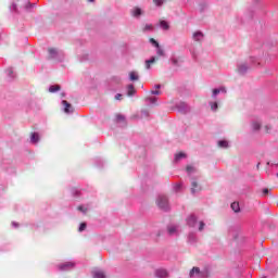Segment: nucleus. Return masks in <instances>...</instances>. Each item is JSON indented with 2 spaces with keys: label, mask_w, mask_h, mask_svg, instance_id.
I'll return each mask as SVG.
<instances>
[{
  "label": "nucleus",
  "mask_w": 278,
  "mask_h": 278,
  "mask_svg": "<svg viewBox=\"0 0 278 278\" xmlns=\"http://www.w3.org/2000/svg\"><path fill=\"white\" fill-rule=\"evenodd\" d=\"M155 276L157 278H166V277H168V271H166V269H156Z\"/></svg>",
  "instance_id": "obj_14"
},
{
  "label": "nucleus",
  "mask_w": 278,
  "mask_h": 278,
  "mask_svg": "<svg viewBox=\"0 0 278 278\" xmlns=\"http://www.w3.org/2000/svg\"><path fill=\"white\" fill-rule=\"evenodd\" d=\"M205 8H207V4H201V12H203L205 10Z\"/></svg>",
  "instance_id": "obj_48"
},
{
  "label": "nucleus",
  "mask_w": 278,
  "mask_h": 278,
  "mask_svg": "<svg viewBox=\"0 0 278 278\" xmlns=\"http://www.w3.org/2000/svg\"><path fill=\"white\" fill-rule=\"evenodd\" d=\"M176 108H177L178 112H180L181 114H188V112H190V106H188V104L186 102L177 103Z\"/></svg>",
  "instance_id": "obj_5"
},
{
  "label": "nucleus",
  "mask_w": 278,
  "mask_h": 278,
  "mask_svg": "<svg viewBox=\"0 0 278 278\" xmlns=\"http://www.w3.org/2000/svg\"><path fill=\"white\" fill-rule=\"evenodd\" d=\"M187 225H188V227H197V216L190 215L187 218Z\"/></svg>",
  "instance_id": "obj_12"
},
{
  "label": "nucleus",
  "mask_w": 278,
  "mask_h": 278,
  "mask_svg": "<svg viewBox=\"0 0 278 278\" xmlns=\"http://www.w3.org/2000/svg\"><path fill=\"white\" fill-rule=\"evenodd\" d=\"M218 94H227V89L225 87H219V88H215L213 89V93H212V97L214 99H216V97Z\"/></svg>",
  "instance_id": "obj_8"
},
{
  "label": "nucleus",
  "mask_w": 278,
  "mask_h": 278,
  "mask_svg": "<svg viewBox=\"0 0 278 278\" xmlns=\"http://www.w3.org/2000/svg\"><path fill=\"white\" fill-rule=\"evenodd\" d=\"M204 227H205V223L200 222V223H199V231H201L202 229H204Z\"/></svg>",
  "instance_id": "obj_43"
},
{
  "label": "nucleus",
  "mask_w": 278,
  "mask_h": 278,
  "mask_svg": "<svg viewBox=\"0 0 278 278\" xmlns=\"http://www.w3.org/2000/svg\"><path fill=\"white\" fill-rule=\"evenodd\" d=\"M62 105L64 108L65 114H73L74 109H73V104L72 103H68V101L63 100L62 101Z\"/></svg>",
  "instance_id": "obj_7"
},
{
  "label": "nucleus",
  "mask_w": 278,
  "mask_h": 278,
  "mask_svg": "<svg viewBox=\"0 0 278 278\" xmlns=\"http://www.w3.org/2000/svg\"><path fill=\"white\" fill-rule=\"evenodd\" d=\"M203 37H204L203 33L200 30L193 33V36H192L194 42H201L203 40Z\"/></svg>",
  "instance_id": "obj_13"
},
{
  "label": "nucleus",
  "mask_w": 278,
  "mask_h": 278,
  "mask_svg": "<svg viewBox=\"0 0 278 278\" xmlns=\"http://www.w3.org/2000/svg\"><path fill=\"white\" fill-rule=\"evenodd\" d=\"M191 186H192L191 187L192 194H197V192H199V190H201V187L194 180H192Z\"/></svg>",
  "instance_id": "obj_17"
},
{
  "label": "nucleus",
  "mask_w": 278,
  "mask_h": 278,
  "mask_svg": "<svg viewBox=\"0 0 278 278\" xmlns=\"http://www.w3.org/2000/svg\"><path fill=\"white\" fill-rule=\"evenodd\" d=\"M12 226H13V227H18V223L13 222V223H12Z\"/></svg>",
  "instance_id": "obj_49"
},
{
  "label": "nucleus",
  "mask_w": 278,
  "mask_h": 278,
  "mask_svg": "<svg viewBox=\"0 0 278 278\" xmlns=\"http://www.w3.org/2000/svg\"><path fill=\"white\" fill-rule=\"evenodd\" d=\"M115 99H116V101H121V100L123 99V94L117 93V94L115 96Z\"/></svg>",
  "instance_id": "obj_45"
},
{
  "label": "nucleus",
  "mask_w": 278,
  "mask_h": 278,
  "mask_svg": "<svg viewBox=\"0 0 278 278\" xmlns=\"http://www.w3.org/2000/svg\"><path fill=\"white\" fill-rule=\"evenodd\" d=\"M190 53H191L193 60H197V52H194V50H190Z\"/></svg>",
  "instance_id": "obj_46"
},
{
  "label": "nucleus",
  "mask_w": 278,
  "mask_h": 278,
  "mask_svg": "<svg viewBox=\"0 0 278 278\" xmlns=\"http://www.w3.org/2000/svg\"><path fill=\"white\" fill-rule=\"evenodd\" d=\"M155 5H157V8L164 5V0H153Z\"/></svg>",
  "instance_id": "obj_39"
},
{
  "label": "nucleus",
  "mask_w": 278,
  "mask_h": 278,
  "mask_svg": "<svg viewBox=\"0 0 278 278\" xmlns=\"http://www.w3.org/2000/svg\"><path fill=\"white\" fill-rule=\"evenodd\" d=\"M154 88H155V89H152V90H151V94H154V96H160V94H162V91H160V88H162V85H155Z\"/></svg>",
  "instance_id": "obj_23"
},
{
  "label": "nucleus",
  "mask_w": 278,
  "mask_h": 278,
  "mask_svg": "<svg viewBox=\"0 0 278 278\" xmlns=\"http://www.w3.org/2000/svg\"><path fill=\"white\" fill-rule=\"evenodd\" d=\"M59 270H73L75 268V263L73 262H66L62 263L58 266Z\"/></svg>",
  "instance_id": "obj_6"
},
{
  "label": "nucleus",
  "mask_w": 278,
  "mask_h": 278,
  "mask_svg": "<svg viewBox=\"0 0 278 278\" xmlns=\"http://www.w3.org/2000/svg\"><path fill=\"white\" fill-rule=\"evenodd\" d=\"M141 116H142L143 118H148V116H149V111L143 110V111L141 112Z\"/></svg>",
  "instance_id": "obj_41"
},
{
  "label": "nucleus",
  "mask_w": 278,
  "mask_h": 278,
  "mask_svg": "<svg viewBox=\"0 0 278 278\" xmlns=\"http://www.w3.org/2000/svg\"><path fill=\"white\" fill-rule=\"evenodd\" d=\"M129 79H130V81H138V79H139L138 73L130 72Z\"/></svg>",
  "instance_id": "obj_29"
},
{
  "label": "nucleus",
  "mask_w": 278,
  "mask_h": 278,
  "mask_svg": "<svg viewBox=\"0 0 278 278\" xmlns=\"http://www.w3.org/2000/svg\"><path fill=\"white\" fill-rule=\"evenodd\" d=\"M127 94L128 97H134V94H136V88L134 87V85L127 86Z\"/></svg>",
  "instance_id": "obj_20"
},
{
  "label": "nucleus",
  "mask_w": 278,
  "mask_h": 278,
  "mask_svg": "<svg viewBox=\"0 0 278 278\" xmlns=\"http://www.w3.org/2000/svg\"><path fill=\"white\" fill-rule=\"evenodd\" d=\"M116 121H117V123H125V116L122 115V114H118V115L116 116Z\"/></svg>",
  "instance_id": "obj_36"
},
{
  "label": "nucleus",
  "mask_w": 278,
  "mask_h": 278,
  "mask_svg": "<svg viewBox=\"0 0 278 278\" xmlns=\"http://www.w3.org/2000/svg\"><path fill=\"white\" fill-rule=\"evenodd\" d=\"M187 174L189 175V177H192L193 175H195V177H199V170L195 169V167L192 165L187 166Z\"/></svg>",
  "instance_id": "obj_11"
},
{
  "label": "nucleus",
  "mask_w": 278,
  "mask_h": 278,
  "mask_svg": "<svg viewBox=\"0 0 278 278\" xmlns=\"http://www.w3.org/2000/svg\"><path fill=\"white\" fill-rule=\"evenodd\" d=\"M78 212H81V214H88V212H90V204L78 206Z\"/></svg>",
  "instance_id": "obj_18"
},
{
  "label": "nucleus",
  "mask_w": 278,
  "mask_h": 278,
  "mask_svg": "<svg viewBox=\"0 0 278 278\" xmlns=\"http://www.w3.org/2000/svg\"><path fill=\"white\" fill-rule=\"evenodd\" d=\"M33 5H34V4L28 3V4L26 5L27 10H29V8H31Z\"/></svg>",
  "instance_id": "obj_51"
},
{
  "label": "nucleus",
  "mask_w": 278,
  "mask_h": 278,
  "mask_svg": "<svg viewBox=\"0 0 278 278\" xmlns=\"http://www.w3.org/2000/svg\"><path fill=\"white\" fill-rule=\"evenodd\" d=\"M7 75L8 77H10L11 79H14V77H16V74L14 73V70L12 67H9L7 70Z\"/></svg>",
  "instance_id": "obj_28"
},
{
  "label": "nucleus",
  "mask_w": 278,
  "mask_h": 278,
  "mask_svg": "<svg viewBox=\"0 0 278 278\" xmlns=\"http://www.w3.org/2000/svg\"><path fill=\"white\" fill-rule=\"evenodd\" d=\"M156 54L160 56V58H164V55H166V53L164 52V49H162V47H156Z\"/></svg>",
  "instance_id": "obj_32"
},
{
  "label": "nucleus",
  "mask_w": 278,
  "mask_h": 278,
  "mask_svg": "<svg viewBox=\"0 0 278 278\" xmlns=\"http://www.w3.org/2000/svg\"><path fill=\"white\" fill-rule=\"evenodd\" d=\"M182 189H184V185H181V184H176L174 186L175 192H181Z\"/></svg>",
  "instance_id": "obj_35"
},
{
  "label": "nucleus",
  "mask_w": 278,
  "mask_h": 278,
  "mask_svg": "<svg viewBox=\"0 0 278 278\" xmlns=\"http://www.w3.org/2000/svg\"><path fill=\"white\" fill-rule=\"evenodd\" d=\"M267 194H268V189H263V197H267Z\"/></svg>",
  "instance_id": "obj_47"
},
{
  "label": "nucleus",
  "mask_w": 278,
  "mask_h": 278,
  "mask_svg": "<svg viewBox=\"0 0 278 278\" xmlns=\"http://www.w3.org/2000/svg\"><path fill=\"white\" fill-rule=\"evenodd\" d=\"M211 110L216 112L218 110V102H210Z\"/></svg>",
  "instance_id": "obj_34"
},
{
  "label": "nucleus",
  "mask_w": 278,
  "mask_h": 278,
  "mask_svg": "<svg viewBox=\"0 0 278 278\" xmlns=\"http://www.w3.org/2000/svg\"><path fill=\"white\" fill-rule=\"evenodd\" d=\"M130 14L134 16V18H140V16H142V9L135 7L131 9Z\"/></svg>",
  "instance_id": "obj_10"
},
{
  "label": "nucleus",
  "mask_w": 278,
  "mask_h": 278,
  "mask_svg": "<svg viewBox=\"0 0 278 278\" xmlns=\"http://www.w3.org/2000/svg\"><path fill=\"white\" fill-rule=\"evenodd\" d=\"M150 42L153 47H155L157 49V47H160V43L157 42V40H155L154 38L150 39Z\"/></svg>",
  "instance_id": "obj_38"
},
{
  "label": "nucleus",
  "mask_w": 278,
  "mask_h": 278,
  "mask_svg": "<svg viewBox=\"0 0 278 278\" xmlns=\"http://www.w3.org/2000/svg\"><path fill=\"white\" fill-rule=\"evenodd\" d=\"M218 147H220V149H227L229 147V141H227V140H219L218 141Z\"/></svg>",
  "instance_id": "obj_27"
},
{
  "label": "nucleus",
  "mask_w": 278,
  "mask_h": 278,
  "mask_svg": "<svg viewBox=\"0 0 278 278\" xmlns=\"http://www.w3.org/2000/svg\"><path fill=\"white\" fill-rule=\"evenodd\" d=\"M77 194H79V191H76L75 197H77Z\"/></svg>",
  "instance_id": "obj_53"
},
{
  "label": "nucleus",
  "mask_w": 278,
  "mask_h": 278,
  "mask_svg": "<svg viewBox=\"0 0 278 278\" xmlns=\"http://www.w3.org/2000/svg\"><path fill=\"white\" fill-rule=\"evenodd\" d=\"M146 105H155L157 103V98L156 97H148L144 99Z\"/></svg>",
  "instance_id": "obj_15"
},
{
  "label": "nucleus",
  "mask_w": 278,
  "mask_h": 278,
  "mask_svg": "<svg viewBox=\"0 0 278 278\" xmlns=\"http://www.w3.org/2000/svg\"><path fill=\"white\" fill-rule=\"evenodd\" d=\"M38 140H40V136L38 135V132H34L30 137V142L33 144H37Z\"/></svg>",
  "instance_id": "obj_24"
},
{
  "label": "nucleus",
  "mask_w": 278,
  "mask_h": 278,
  "mask_svg": "<svg viewBox=\"0 0 278 278\" xmlns=\"http://www.w3.org/2000/svg\"><path fill=\"white\" fill-rule=\"evenodd\" d=\"M89 1V3H94V0H88Z\"/></svg>",
  "instance_id": "obj_52"
},
{
  "label": "nucleus",
  "mask_w": 278,
  "mask_h": 278,
  "mask_svg": "<svg viewBox=\"0 0 278 278\" xmlns=\"http://www.w3.org/2000/svg\"><path fill=\"white\" fill-rule=\"evenodd\" d=\"M186 159V153L179 152L175 155L174 162H181V160Z\"/></svg>",
  "instance_id": "obj_21"
},
{
  "label": "nucleus",
  "mask_w": 278,
  "mask_h": 278,
  "mask_svg": "<svg viewBox=\"0 0 278 278\" xmlns=\"http://www.w3.org/2000/svg\"><path fill=\"white\" fill-rule=\"evenodd\" d=\"M48 51H49V55H50L51 60H59V62H62V60L64 58L63 51H59L55 48H50Z\"/></svg>",
  "instance_id": "obj_2"
},
{
  "label": "nucleus",
  "mask_w": 278,
  "mask_h": 278,
  "mask_svg": "<svg viewBox=\"0 0 278 278\" xmlns=\"http://www.w3.org/2000/svg\"><path fill=\"white\" fill-rule=\"evenodd\" d=\"M237 71L240 75H244L249 71V63L247 62H239L237 64Z\"/></svg>",
  "instance_id": "obj_4"
},
{
  "label": "nucleus",
  "mask_w": 278,
  "mask_h": 278,
  "mask_svg": "<svg viewBox=\"0 0 278 278\" xmlns=\"http://www.w3.org/2000/svg\"><path fill=\"white\" fill-rule=\"evenodd\" d=\"M92 277L93 278H105V273H103V270H100V269H94L92 271Z\"/></svg>",
  "instance_id": "obj_16"
},
{
  "label": "nucleus",
  "mask_w": 278,
  "mask_h": 278,
  "mask_svg": "<svg viewBox=\"0 0 278 278\" xmlns=\"http://www.w3.org/2000/svg\"><path fill=\"white\" fill-rule=\"evenodd\" d=\"M252 127H253L254 131H260V128L262 127V123H260V121H254L252 123Z\"/></svg>",
  "instance_id": "obj_26"
},
{
  "label": "nucleus",
  "mask_w": 278,
  "mask_h": 278,
  "mask_svg": "<svg viewBox=\"0 0 278 278\" xmlns=\"http://www.w3.org/2000/svg\"><path fill=\"white\" fill-rule=\"evenodd\" d=\"M233 236V238H237L235 235H232Z\"/></svg>",
  "instance_id": "obj_54"
},
{
  "label": "nucleus",
  "mask_w": 278,
  "mask_h": 278,
  "mask_svg": "<svg viewBox=\"0 0 278 278\" xmlns=\"http://www.w3.org/2000/svg\"><path fill=\"white\" fill-rule=\"evenodd\" d=\"M86 227H87L86 223H81L79 228H78V231H85Z\"/></svg>",
  "instance_id": "obj_40"
},
{
  "label": "nucleus",
  "mask_w": 278,
  "mask_h": 278,
  "mask_svg": "<svg viewBox=\"0 0 278 278\" xmlns=\"http://www.w3.org/2000/svg\"><path fill=\"white\" fill-rule=\"evenodd\" d=\"M250 62L252 66H260V64H262V60L255 56L250 58Z\"/></svg>",
  "instance_id": "obj_19"
},
{
  "label": "nucleus",
  "mask_w": 278,
  "mask_h": 278,
  "mask_svg": "<svg viewBox=\"0 0 278 278\" xmlns=\"http://www.w3.org/2000/svg\"><path fill=\"white\" fill-rule=\"evenodd\" d=\"M160 27H161L162 29H164L165 31L168 30V29H170V26L168 25V22H166V21H161V22H160Z\"/></svg>",
  "instance_id": "obj_25"
},
{
  "label": "nucleus",
  "mask_w": 278,
  "mask_h": 278,
  "mask_svg": "<svg viewBox=\"0 0 278 278\" xmlns=\"http://www.w3.org/2000/svg\"><path fill=\"white\" fill-rule=\"evenodd\" d=\"M60 90V85H51L49 87V92H58Z\"/></svg>",
  "instance_id": "obj_33"
},
{
  "label": "nucleus",
  "mask_w": 278,
  "mask_h": 278,
  "mask_svg": "<svg viewBox=\"0 0 278 278\" xmlns=\"http://www.w3.org/2000/svg\"><path fill=\"white\" fill-rule=\"evenodd\" d=\"M190 277L191 278H206L207 277V271H201V269H199V267H193L190 270Z\"/></svg>",
  "instance_id": "obj_3"
},
{
  "label": "nucleus",
  "mask_w": 278,
  "mask_h": 278,
  "mask_svg": "<svg viewBox=\"0 0 278 278\" xmlns=\"http://www.w3.org/2000/svg\"><path fill=\"white\" fill-rule=\"evenodd\" d=\"M188 240L190 244H194V242H197V235L193 232L189 233Z\"/></svg>",
  "instance_id": "obj_30"
},
{
  "label": "nucleus",
  "mask_w": 278,
  "mask_h": 278,
  "mask_svg": "<svg viewBox=\"0 0 278 278\" xmlns=\"http://www.w3.org/2000/svg\"><path fill=\"white\" fill-rule=\"evenodd\" d=\"M143 31H153V25L147 24L143 28Z\"/></svg>",
  "instance_id": "obj_37"
},
{
  "label": "nucleus",
  "mask_w": 278,
  "mask_h": 278,
  "mask_svg": "<svg viewBox=\"0 0 278 278\" xmlns=\"http://www.w3.org/2000/svg\"><path fill=\"white\" fill-rule=\"evenodd\" d=\"M172 63L176 65L177 64V59H172Z\"/></svg>",
  "instance_id": "obj_50"
},
{
  "label": "nucleus",
  "mask_w": 278,
  "mask_h": 278,
  "mask_svg": "<svg viewBox=\"0 0 278 278\" xmlns=\"http://www.w3.org/2000/svg\"><path fill=\"white\" fill-rule=\"evenodd\" d=\"M151 64H155V56H152L149 60H146V68L149 71L151 68Z\"/></svg>",
  "instance_id": "obj_22"
},
{
  "label": "nucleus",
  "mask_w": 278,
  "mask_h": 278,
  "mask_svg": "<svg viewBox=\"0 0 278 278\" xmlns=\"http://www.w3.org/2000/svg\"><path fill=\"white\" fill-rule=\"evenodd\" d=\"M156 205L160 207V210H163V212H168L170 210V204H168V197L164 194H159L156 199Z\"/></svg>",
  "instance_id": "obj_1"
},
{
  "label": "nucleus",
  "mask_w": 278,
  "mask_h": 278,
  "mask_svg": "<svg viewBox=\"0 0 278 278\" xmlns=\"http://www.w3.org/2000/svg\"><path fill=\"white\" fill-rule=\"evenodd\" d=\"M231 210H233L236 213L240 212V203L233 202L230 205Z\"/></svg>",
  "instance_id": "obj_31"
},
{
  "label": "nucleus",
  "mask_w": 278,
  "mask_h": 278,
  "mask_svg": "<svg viewBox=\"0 0 278 278\" xmlns=\"http://www.w3.org/2000/svg\"><path fill=\"white\" fill-rule=\"evenodd\" d=\"M113 81H115V84H121V77L118 76L113 77Z\"/></svg>",
  "instance_id": "obj_44"
},
{
  "label": "nucleus",
  "mask_w": 278,
  "mask_h": 278,
  "mask_svg": "<svg viewBox=\"0 0 278 278\" xmlns=\"http://www.w3.org/2000/svg\"><path fill=\"white\" fill-rule=\"evenodd\" d=\"M167 231L169 236H177L179 233V226L177 225H169L167 227Z\"/></svg>",
  "instance_id": "obj_9"
},
{
  "label": "nucleus",
  "mask_w": 278,
  "mask_h": 278,
  "mask_svg": "<svg viewBox=\"0 0 278 278\" xmlns=\"http://www.w3.org/2000/svg\"><path fill=\"white\" fill-rule=\"evenodd\" d=\"M11 12H16V3H12L10 7Z\"/></svg>",
  "instance_id": "obj_42"
}]
</instances>
